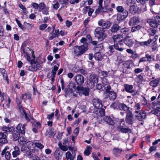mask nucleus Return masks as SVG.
Wrapping results in <instances>:
<instances>
[{"label": "nucleus", "instance_id": "37", "mask_svg": "<svg viewBox=\"0 0 160 160\" xmlns=\"http://www.w3.org/2000/svg\"><path fill=\"white\" fill-rule=\"evenodd\" d=\"M66 158L68 159H69L70 160H73L74 158V156H73L71 152L68 151L66 153Z\"/></svg>", "mask_w": 160, "mask_h": 160}, {"label": "nucleus", "instance_id": "49", "mask_svg": "<svg viewBox=\"0 0 160 160\" xmlns=\"http://www.w3.org/2000/svg\"><path fill=\"white\" fill-rule=\"evenodd\" d=\"M129 30L128 28H123L121 29V32L123 34H128L129 33Z\"/></svg>", "mask_w": 160, "mask_h": 160}, {"label": "nucleus", "instance_id": "18", "mask_svg": "<svg viewBox=\"0 0 160 160\" xmlns=\"http://www.w3.org/2000/svg\"><path fill=\"white\" fill-rule=\"evenodd\" d=\"M160 78L159 79H155L150 81L149 82V85L151 86H152L153 88L158 86L160 83Z\"/></svg>", "mask_w": 160, "mask_h": 160}, {"label": "nucleus", "instance_id": "19", "mask_svg": "<svg viewBox=\"0 0 160 160\" xmlns=\"http://www.w3.org/2000/svg\"><path fill=\"white\" fill-rule=\"evenodd\" d=\"M41 123L39 122H35L33 124L32 131L35 133L38 132V129L41 127Z\"/></svg>", "mask_w": 160, "mask_h": 160}, {"label": "nucleus", "instance_id": "30", "mask_svg": "<svg viewBox=\"0 0 160 160\" xmlns=\"http://www.w3.org/2000/svg\"><path fill=\"white\" fill-rule=\"evenodd\" d=\"M2 129L5 132H9L12 131L14 130V128L12 127H8L6 126H3L2 128Z\"/></svg>", "mask_w": 160, "mask_h": 160}, {"label": "nucleus", "instance_id": "39", "mask_svg": "<svg viewBox=\"0 0 160 160\" xmlns=\"http://www.w3.org/2000/svg\"><path fill=\"white\" fill-rule=\"evenodd\" d=\"M18 141L20 144H23L26 142L27 140L24 137H21L19 138L18 139Z\"/></svg>", "mask_w": 160, "mask_h": 160}, {"label": "nucleus", "instance_id": "31", "mask_svg": "<svg viewBox=\"0 0 160 160\" xmlns=\"http://www.w3.org/2000/svg\"><path fill=\"white\" fill-rule=\"evenodd\" d=\"M92 149V148L91 146H87L86 149L85 150L84 152V155L87 156L89 155L91 153Z\"/></svg>", "mask_w": 160, "mask_h": 160}, {"label": "nucleus", "instance_id": "14", "mask_svg": "<svg viewBox=\"0 0 160 160\" xmlns=\"http://www.w3.org/2000/svg\"><path fill=\"white\" fill-rule=\"evenodd\" d=\"M26 126V125L25 124L23 125L21 123L18 124L16 127V129L18 132L22 134H24L26 129L25 127Z\"/></svg>", "mask_w": 160, "mask_h": 160}, {"label": "nucleus", "instance_id": "48", "mask_svg": "<svg viewBox=\"0 0 160 160\" xmlns=\"http://www.w3.org/2000/svg\"><path fill=\"white\" fill-rule=\"evenodd\" d=\"M13 136L14 140L17 141L18 140L20 136L19 132H16V133H14L13 134Z\"/></svg>", "mask_w": 160, "mask_h": 160}, {"label": "nucleus", "instance_id": "55", "mask_svg": "<svg viewBox=\"0 0 160 160\" xmlns=\"http://www.w3.org/2000/svg\"><path fill=\"white\" fill-rule=\"evenodd\" d=\"M34 144V143L31 141H28L27 142V147L28 148L32 147Z\"/></svg>", "mask_w": 160, "mask_h": 160}, {"label": "nucleus", "instance_id": "24", "mask_svg": "<svg viewBox=\"0 0 160 160\" xmlns=\"http://www.w3.org/2000/svg\"><path fill=\"white\" fill-rule=\"evenodd\" d=\"M85 84L86 85L87 88L89 89H92L95 86V84L89 79H87Z\"/></svg>", "mask_w": 160, "mask_h": 160}, {"label": "nucleus", "instance_id": "12", "mask_svg": "<svg viewBox=\"0 0 160 160\" xmlns=\"http://www.w3.org/2000/svg\"><path fill=\"white\" fill-rule=\"evenodd\" d=\"M123 42L129 47H132L134 44V41L129 38V37H126L123 39Z\"/></svg>", "mask_w": 160, "mask_h": 160}, {"label": "nucleus", "instance_id": "59", "mask_svg": "<svg viewBox=\"0 0 160 160\" xmlns=\"http://www.w3.org/2000/svg\"><path fill=\"white\" fill-rule=\"evenodd\" d=\"M48 26V25L46 24H42L39 27V29L41 30H44Z\"/></svg>", "mask_w": 160, "mask_h": 160}, {"label": "nucleus", "instance_id": "62", "mask_svg": "<svg viewBox=\"0 0 160 160\" xmlns=\"http://www.w3.org/2000/svg\"><path fill=\"white\" fill-rule=\"evenodd\" d=\"M149 30L150 31H151V32L149 33L148 35L149 36H153L155 34L156 32V30H155L154 29H149Z\"/></svg>", "mask_w": 160, "mask_h": 160}, {"label": "nucleus", "instance_id": "58", "mask_svg": "<svg viewBox=\"0 0 160 160\" xmlns=\"http://www.w3.org/2000/svg\"><path fill=\"white\" fill-rule=\"evenodd\" d=\"M134 108L136 110H140L141 108L140 104L139 103H135L134 106Z\"/></svg>", "mask_w": 160, "mask_h": 160}, {"label": "nucleus", "instance_id": "27", "mask_svg": "<svg viewBox=\"0 0 160 160\" xmlns=\"http://www.w3.org/2000/svg\"><path fill=\"white\" fill-rule=\"evenodd\" d=\"M118 108L121 110H123L128 112V111H130L129 109L130 107H128L126 104L124 103H121L118 105Z\"/></svg>", "mask_w": 160, "mask_h": 160}, {"label": "nucleus", "instance_id": "32", "mask_svg": "<svg viewBox=\"0 0 160 160\" xmlns=\"http://www.w3.org/2000/svg\"><path fill=\"white\" fill-rule=\"evenodd\" d=\"M122 151V149L117 148H114L112 149V152L115 155L120 154Z\"/></svg>", "mask_w": 160, "mask_h": 160}, {"label": "nucleus", "instance_id": "51", "mask_svg": "<svg viewBox=\"0 0 160 160\" xmlns=\"http://www.w3.org/2000/svg\"><path fill=\"white\" fill-rule=\"evenodd\" d=\"M23 115L24 116L25 119L27 122L29 121L30 119H32V118L29 115L28 116L26 113H24Z\"/></svg>", "mask_w": 160, "mask_h": 160}, {"label": "nucleus", "instance_id": "29", "mask_svg": "<svg viewBox=\"0 0 160 160\" xmlns=\"http://www.w3.org/2000/svg\"><path fill=\"white\" fill-rule=\"evenodd\" d=\"M122 38V35H115L112 37L114 42H120Z\"/></svg>", "mask_w": 160, "mask_h": 160}, {"label": "nucleus", "instance_id": "56", "mask_svg": "<svg viewBox=\"0 0 160 160\" xmlns=\"http://www.w3.org/2000/svg\"><path fill=\"white\" fill-rule=\"evenodd\" d=\"M39 7L40 8V11L44 10L45 8V5L43 2H41L39 5Z\"/></svg>", "mask_w": 160, "mask_h": 160}, {"label": "nucleus", "instance_id": "7", "mask_svg": "<svg viewBox=\"0 0 160 160\" xmlns=\"http://www.w3.org/2000/svg\"><path fill=\"white\" fill-rule=\"evenodd\" d=\"M8 134L6 132H0V145H2L8 142L7 136Z\"/></svg>", "mask_w": 160, "mask_h": 160}, {"label": "nucleus", "instance_id": "10", "mask_svg": "<svg viewBox=\"0 0 160 160\" xmlns=\"http://www.w3.org/2000/svg\"><path fill=\"white\" fill-rule=\"evenodd\" d=\"M78 92H82V93L85 96H88L89 95V88L86 87L83 88L82 87L78 86L77 88Z\"/></svg>", "mask_w": 160, "mask_h": 160}, {"label": "nucleus", "instance_id": "36", "mask_svg": "<svg viewBox=\"0 0 160 160\" xmlns=\"http://www.w3.org/2000/svg\"><path fill=\"white\" fill-rule=\"evenodd\" d=\"M31 94L29 93H27L24 94H22V98L23 99L24 101L28 99H30L31 98Z\"/></svg>", "mask_w": 160, "mask_h": 160}, {"label": "nucleus", "instance_id": "1", "mask_svg": "<svg viewBox=\"0 0 160 160\" xmlns=\"http://www.w3.org/2000/svg\"><path fill=\"white\" fill-rule=\"evenodd\" d=\"M104 29L100 27L97 28L95 30V37H97L98 40L102 41L107 37V34L105 33Z\"/></svg>", "mask_w": 160, "mask_h": 160}, {"label": "nucleus", "instance_id": "38", "mask_svg": "<svg viewBox=\"0 0 160 160\" xmlns=\"http://www.w3.org/2000/svg\"><path fill=\"white\" fill-rule=\"evenodd\" d=\"M118 44L117 42H114V44L113 45L115 49L118 50L119 51L122 52L123 50L124 49L122 47H119Z\"/></svg>", "mask_w": 160, "mask_h": 160}, {"label": "nucleus", "instance_id": "22", "mask_svg": "<svg viewBox=\"0 0 160 160\" xmlns=\"http://www.w3.org/2000/svg\"><path fill=\"white\" fill-rule=\"evenodd\" d=\"M124 87L125 91L127 92L131 93L133 92V87L132 85L125 84L124 85Z\"/></svg>", "mask_w": 160, "mask_h": 160}, {"label": "nucleus", "instance_id": "42", "mask_svg": "<svg viewBox=\"0 0 160 160\" xmlns=\"http://www.w3.org/2000/svg\"><path fill=\"white\" fill-rule=\"evenodd\" d=\"M58 145L59 148L61 150H62L63 151H66L68 150V148L67 147L62 145V143L60 142L58 143Z\"/></svg>", "mask_w": 160, "mask_h": 160}, {"label": "nucleus", "instance_id": "25", "mask_svg": "<svg viewBox=\"0 0 160 160\" xmlns=\"http://www.w3.org/2000/svg\"><path fill=\"white\" fill-rule=\"evenodd\" d=\"M108 97L111 100H114L117 97L116 93L113 91H111L110 92L108 93Z\"/></svg>", "mask_w": 160, "mask_h": 160}, {"label": "nucleus", "instance_id": "40", "mask_svg": "<svg viewBox=\"0 0 160 160\" xmlns=\"http://www.w3.org/2000/svg\"><path fill=\"white\" fill-rule=\"evenodd\" d=\"M111 23L109 21H107L103 23V28H108L111 26Z\"/></svg>", "mask_w": 160, "mask_h": 160}, {"label": "nucleus", "instance_id": "17", "mask_svg": "<svg viewBox=\"0 0 160 160\" xmlns=\"http://www.w3.org/2000/svg\"><path fill=\"white\" fill-rule=\"evenodd\" d=\"M93 104L96 108H99L102 106V102L98 99H94L93 100Z\"/></svg>", "mask_w": 160, "mask_h": 160}, {"label": "nucleus", "instance_id": "50", "mask_svg": "<svg viewBox=\"0 0 160 160\" xmlns=\"http://www.w3.org/2000/svg\"><path fill=\"white\" fill-rule=\"evenodd\" d=\"M111 90V87L109 85H108L105 88V91L106 93H108L110 92Z\"/></svg>", "mask_w": 160, "mask_h": 160}, {"label": "nucleus", "instance_id": "13", "mask_svg": "<svg viewBox=\"0 0 160 160\" xmlns=\"http://www.w3.org/2000/svg\"><path fill=\"white\" fill-rule=\"evenodd\" d=\"M9 149V148L8 146L5 147L1 153L2 155V156L5 155V157L7 160H9L11 157V155L10 152L8 151H7V150Z\"/></svg>", "mask_w": 160, "mask_h": 160}, {"label": "nucleus", "instance_id": "41", "mask_svg": "<svg viewBox=\"0 0 160 160\" xmlns=\"http://www.w3.org/2000/svg\"><path fill=\"white\" fill-rule=\"evenodd\" d=\"M69 0H60L59 1L60 3L62 5L63 7H65L67 8L68 5V1Z\"/></svg>", "mask_w": 160, "mask_h": 160}, {"label": "nucleus", "instance_id": "28", "mask_svg": "<svg viewBox=\"0 0 160 160\" xmlns=\"http://www.w3.org/2000/svg\"><path fill=\"white\" fill-rule=\"evenodd\" d=\"M89 79L92 82L95 83H97L98 82V79L97 75L94 74H91L89 76Z\"/></svg>", "mask_w": 160, "mask_h": 160}, {"label": "nucleus", "instance_id": "54", "mask_svg": "<svg viewBox=\"0 0 160 160\" xmlns=\"http://www.w3.org/2000/svg\"><path fill=\"white\" fill-rule=\"evenodd\" d=\"M18 107V109L22 114H24V113H26L24 109L21 105H19Z\"/></svg>", "mask_w": 160, "mask_h": 160}, {"label": "nucleus", "instance_id": "63", "mask_svg": "<svg viewBox=\"0 0 160 160\" xmlns=\"http://www.w3.org/2000/svg\"><path fill=\"white\" fill-rule=\"evenodd\" d=\"M114 46L113 45L109 46L108 47L109 51L110 53H112L114 52V50L113 48Z\"/></svg>", "mask_w": 160, "mask_h": 160}, {"label": "nucleus", "instance_id": "61", "mask_svg": "<svg viewBox=\"0 0 160 160\" xmlns=\"http://www.w3.org/2000/svg\"><path fill=\"white\" fill-rule=\"evenodd\" d=\"M79 128L78 127H77L74 130V131L73 132V134L75 136H77L79 132Z\"/></svg>", "mask_w": 160, "mask_h": 160}, {"label": "nucleus", "instance_id": "20", "mask_svg": "<svg viewBox=\"0 0 160 160\" xmlns=\"http://www.w3.org/2000/svg\"><path fill=\"white\" fill-rule=\"evenodd\" d=\"M120 28L121 27L118 24L115 23L111 27L110 30L111 32L115 33L119 30Z\"/></svg>", "mask_w": 160, "mask_h": 160}, {"label": "nucleus", "instance_id": "45", "mask_svg": "<svg viewBox=\"0 0 160 160\" xmlns=\"http://www.w3.org/2000/svg\"><path fill=\"white\" fill-rule=\"evenodd\" d=\"M143 74H141L137 76V79L138 82H140L143 81Z\"/></svg>", "mask_w": 160, "mask_h": 160}, {"label": "nucleus", "instance_id": "3", "mask_svg": "<svg viewBox=\"0 0 160 160\" xmlns=\"http://www.w3.org/2000/svg\"><path fill=\"white\" fill-rule=\"evenodd\" d=\"M147 22L151 27L157 28L158 25H160V17L157 15L155 16H154V19H148Z\"/></svg>", "mask_w": 160, "mask_h": 160}, {"label": "nucleus", "instance_id": "23", "mask_svg": "<svg viewBox=\"0 0 160 160\" xmlns=\"http://www.w3.org/2000/svg\"><path fill=\"white\" fill-rule=\"evenodd\" d=\"M14 151L12 152V155L13 157L16 158L20 154V151L18 147L17 146L14 147Z\"/></svg>", "mask_w": 160, "mask_h": 160}, {"label": "nucleus", "instance_id": "57", "mask_svg": "<svg viewBox=\"0 0 160 160\" xmlns=\"http://www.w3.org/2000/svg\"><path fill=\"white\" fill-rule=\"evenodd\" d=\"M100 8L101 9V12H107V11L108 10L107 7H102H102Z\"/></svg>", "mask_w": 160, "mask_h": 160}, {"label": "nucleus", "instance_id": "21", "mask_svg": "<svg viewBox=\"0 0 160 160\" xmlns=\"http://www.w3.org/2000/svg\"><path fill=\"white\" fill-rule=\"evenodd\" d=\"M94 58L97 60L100 61L102 59H105L107 58V56L104 55L102 56L100 52H98L95 54Z\"/></svg>", "mask_w": 160, "mask_h": 160}, {"label": "nucleus", "instance_id": "52", "mask_svg": "<svg viewBox=\"0 0 160 160\" xmlns=\"http://www.w3.org/2000/svg\"><path fill=\"white\" fill-rule=\"evenodd\" d=\"M27 147L25 145H23L22 146L21 148V151L24 153H26L28 150Z\"/></svg>", "mask_w": 160, "mask_h": 160}, {"label": "nucleus", "instance_id": "64", "mask_svg": "<svg viewBox=\"0 0 160 160\" xmlns=\"http://www.w3.org/2000/svg\"><path fill=\"white\" fill-rule=\"evenodd\" d=\"M59 3L58 2H57L56 3L54 4L53 5V8L56 9L57 10L59 7Z\"/></svg>", "mask_w": 160, "mask_h": 160}, {"label": "nucleus", "instance_id": "15", "mask_svg": "<svg viewBox=\"0 0 160 160\" xmlns=\"http://www.w3.org/2000/svg\"><path fill=\"white\" fill-rule=\"evenodd\" d=\"M128 11L127 10H124L123 12L120 14H118L117 18L119 20H124L128 16Z\"/></svg>", "mask_w": 160, "mask_h": 160}, {"label": "nucleus", "instance_id": "60", "mask_svg": "<svg viewBox=\"0 0 160 160\" xmlns=\"http://www.w3.org/2000/svg\"><path fill=\"white\" fill-rule=\"evenodd\" d=\"M31 152V151L28 150L27 152H26V156L29 158L32 157L33 156V154Z\"/></svg>", "mask_w": 160, "mask_h": 160}, {"label": "nucleus", "instance_id": "44", "mask_svg": "<svg viewBox=\"0 0 160 160\" xmlns=\"http://www.w3.org/2000/svg\"><path fill=\"white\" fill-rule=\"evenodd\" d=\"M86 10H89V11L88 12V15L89 16H91L92 13L93 12L94 10L90 8L89 6H86L85 7Z\"/></svg>", "mask_w": 160, "mask_h": 160}, {"label": "nucleus", "instance_id": "6", "mask_svg": "<svg viewBox=\"0 0 160 160\" xmlns=\"http://www.w3.org/2000/svg\"><path fill=\"white\" fill-rule=\"evenodd\" d=\"M74 79L75 82L78 86L82 85L84 82V78L82 75H77L74 77Z\"/></svg>", "mask_w": 160, "mask_h": 160}, {"label": "nucleus", "instance_id": "33", "mask_svg": "<svg viewBox=\"0 0 160 160\" xmlns=\"http://www.w3.org/2000/svg\"><path fill=\"white\" fill-rule=\"evenodd\" d=\"M142 27L140 25H138L132 27L131 31L132 32H134L136 31H138L141 29Z\"/></svg>", "mask_w": 160, "mask_h": 160}, {"label": "nucleus", "instance_id": "46", "mask_svg": "<svg viewBox=\"0 0 160 160\" xmlns=\"http://www.w3.org/2000/svg\"><path fill=\"white\" fill-rule=\"evenodd\" d=\"M116 10L118 12V14H120L126 10L122 6H118L116 8Z\"/></svg>", "mask_w": 160, "mask_h": 160}, {"label": "nucleus", "instance_id": "16", "mask_svg": "<svg viewBox=\"0 0 160 160\" xmlns=\"http://www.w3.org/2000/svg\"><path fill=\"white\" fill-rule=\"evenodd\" d=\"M140 22L139 18L136 17L132 18L129 22V25L130 26H133L136 25Z\"/></svg>", "mask_w": 160, "mask_h": 160}, {"label": "nucleus", "instance_id": "35", "mask_svg": "<svg viewBox=\"0 0 160 160\" xmlns=\"http://www.w3.org/2000/svg\"><path fill=\"white\" fill-rule=\"evenodd\" d=\"M153 39H149L148 41L145 42H141L140 43V44L142 45H146L148 46L150 43L152 42Z\"/></svg>", "mask_w": 160, "mask_h": 160}, {"label": "nucleus", "instance_id": "9", "mask_svg": "<svg viewBox=\"0 0 160 160\" xmlns=\"http://www.w3.org/2000/svg\"><path fill=\"white\" fill-rule=\"evenodd\" d=\"M59 65L58 66L57 65H54L53 67V69L52 70L51 73L49 72L48 74V78H51V80L53 82L54 80L55 77L56 75V72L58 69V67Z\"/></svg>", "mask_w": 160, "mask_h": 160}, {"label": "nucleus", "instance_id": "47", "mask_svg": "<svg viewBox=\"0 0 160 160\" xmlns=\"http://www.w3.org/2000/svg\"><path fill=\"white\" fill-rule=\"evenodd\" d=\"M151 113L156 115L157 116H160V111L156 109L152 110Z\"/></svg>", "mask_w": 160, "mask_h": 160}, {"label": "nucleus", "instance_id": "53", "mask_svg": "<svg viewBox=\"0 0 160 160\" xmlns=\"http://www.w3.org/2000/svg\"><path fill=\"white\" fill-rule=\"evenodd\" d=\"M16 21L19 27L22 30H24V28L22 26V24L20 23V21L19 20H18L17 19H16Z\"/></svg>", "mask_w": 160, "mask_h": 160}, {"label": "nucleus", "instance_id": "26", "mask_svg": "<svg viewBox=\"0 0 160 160\" xmlns=\"http://www.w3.org/2000/svg\"><path fill=\"white\" fill-rule=\"evenodd\" d=\"M104 120L109 125L113 126L115 124L113 120L109 116H106L104 118Z\"/></svg>", "mask_w": 160, "mask_h": 160}, {"label": "nucleus", "instance_id": "34", "mask_svg": "<svg viewBox=\"0 0 160 160\" xmlns=\"http://www.w3.org/2000/svg\"><path fill=\"white\" fill-rule=\"evenodd\" d=\"M0 72H1L2 75H3L4 79L5 80L8 81V75L6 72V71L5 69L2 68H0Z\"/></svg>", "mask_w": 160, "mask_h": 160}, {"label": "nucleus", "instance_id": "4", "mask_svg": "<svg viewBox=\"0 0 160 160\" xmlns=\"http://www.w3.org/2000/svg\"><path fill=\"white\" fill-rule=\"evenodd\" d=\"M133 114L135 118L139 121H142L147 118L146 112L142 110H135Z\"/></svg>", "mask_w": 160, "mask_h": 160}, {"label": "nucleus", "instance_id": "2", "mask_svg": "<svg viewBox=\"0 0 160 160\" xmlns=\"http://www.w3.org/2000/svg\"><path fill=\"white\" fill-rule=\"evenodd\" d=\"M88 49V45L86 44L82 45L79 47L76 46L73 48L74 53L77 56L81 55Z\"/></svg>", "mask_w": 160, "mask_h": 160}, {"label": "nucleus", "instance_id": "5", "mask_svg": "<svg viewBox=\"0 0 160 160\" xmlns=\"http://www.w3.org/2000/svg\"><path fill=\"white\" fill-rule=\"evenodd\" d=\"M125 120L126 122L129 124H132L133 123L134 118L133 115L131 111H128L127 112Z\"/></svg>", "mask_w": 160, "mask_h": 160}, {"label": "nucleus", "instance_id": "11", "mask_svg": "<svg viewBox=\"0 0 160 160\" xmlns=\"http://www.w3.org/2000/svg\"><path fill=\"white\" fill-rule=\"evenodd\" d=\"M63 154V152L59 148H57L54 153V156L56 160H60Z\"/></svg>", "mask_w": 160, "mask_h": 160}, {"label": "nucleus", "instance_id": "43", "mask_svg": "<svg viewBox=\"0 0 160 160\" xmlns=\"http://www.w3.org/2000/svg\"><path fill=\"white\" fill-rule=\"evenodd\" d=\"M34 145L36 147L40 149H42L44 147V146L42 144L38 142H34Z\"/></svg>", "mask_w": 160, "mask_h": 160}, {"label": "nucleus", "instance_id": "8", "mask_svg": "<svg viewBox=\"0 0 160 160\" xmlns=\"http://www.w3.org/2000/svg\"><path fill=\"white\" fill-rule=\"evenodd\" d=\"M117 130L122 133H127L131 131V129L127 127L124 122L122 125L120 124L119 126L117 127Z\"/></svg>", "mask_w": 160, "mask_h": 160}]
</instances>
